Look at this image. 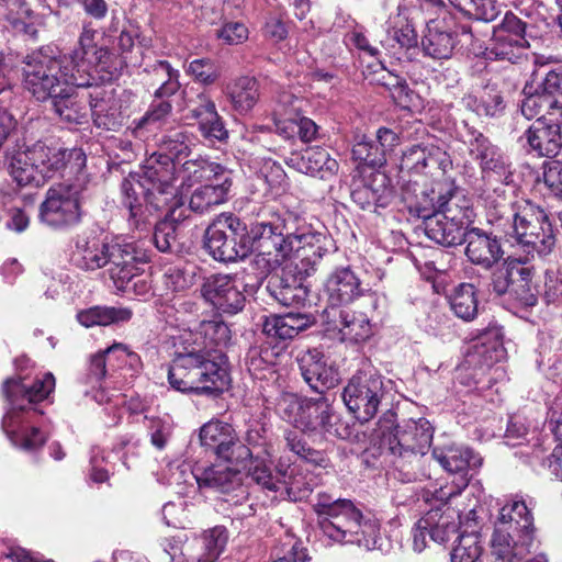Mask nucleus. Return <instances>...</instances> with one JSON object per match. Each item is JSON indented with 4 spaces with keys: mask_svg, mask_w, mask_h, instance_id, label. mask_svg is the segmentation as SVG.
I'll use <instances>...</instances> for the list:
<instances>
[{
    "mask_svg": "<svg viewBox=\"0 0 562 562\" xmlns=\"http://www.w3.org/2000/svg\"><path fill=\"white\" fill-rule=\"evenodd\" d=\"M389 380L375 369H360L342 390L348 411L361 423L372 419L387 394Z\"/></svg>",
    "mask_w": 562,
    "mask_h": 562,
    "instance_id": "12",
    "label": "nucleus"
},
{
    "mask_svg": "<svg viewBox=\"0 0 562 562\" xmlns=\"http://www.w3.org/2000/svg\"><path fill=\"white\" fill-rule=\"evenodd\" d=\"M122 191L124 195L122 204L128 210L127 221L131 229L146 231L150 225L149 217L156 210L144 200L142 190L133 182L123 181Z\"/></svg>",
    "mask_w": 562,
    "mask_h": 562,
    "instance_id": "34",
    "label": "nucleus"
},
{
    "mask_svg": "<svg viewBox=\"0 0 562 562\" xmlns=\"http://www.w3.org/2000/svg\"><path fill=\"white\" fill-rule=\"evenodd\" d=\"M464 241L468 243L465 254L470 261L488 271L492 268V239L490 236L481 228L473 227L467 232Z\"/></svg>",
    "mask_w": 562,
    "mask_h": 562,
    "instance_id": "47",
    "label": "nucleus"
},
{
    "mask_svg": "<svg viewBox=\"0 0 562 562\" xmlns=\"http://www.w3.org/2000/svg\"><path fill=\"white\" fill-rule=\"evenodd\" d=\"M109 241L97 236H78L72 252L74 265L82 271L106 267Z\"/></svg>",
    "mask_w": 562,
    "mask_h": 562,
    "instance_id": "31",
    "label": "nucleus"
},
{
    "mask_svg": "<svg viewBox=\"0 0 562 562\" xmlns=\"http://www.w3.org/2000/svg\"><path fill=\"white\" fill-rule=\"evenodd\" d=\"M180 173L183 183L189 187L200 183L207 184L220 180V176L226 178L233 176L228 168L207 159H190L182 164Z\"/></svg>",
    "mask_w": 562,
    "mask_h": 562,
    "instance_id": "36",
    "label": "nucleus"
},
{
    "mask_svg": "<svg viewBox=\"0 0 562 562\" xmlns=\"http://www.w3.org/2000/svg\"><path fill=\"white\" fill-rule=\"evenodd\" d=\"M525 24L514 13L506 11L499 24L494 26V41H503L505 36L513 41H524Z\"/></svg>",
    "mask_w": 562,
    "mask_h": 562,
    "instance_id": "63",
    "label": "nucleus"
},
{
    "mask_svg": "<svg viewBox=\"0 0 562 562\" xmlns=\"http://www.w3.org/2000/svg\"><path fill=\"white\" fill-rule=\"evenodd\" d=\"M259 97V82L254 77H240L229 88L232 104L240 114L250 112L258 102Z\"/></svg>",
    "mask_w": 562,
    "mask_h": 562,
    "instance_id": "46",
    "label": "nucleus"
},
{
    "mask_svg": "<svg viewBox=\"0 0 562 562\" xmlns=\"http://www.w3.org/2000/svg\"><path fill=\"white\" fill-rule=\"evenodd\" d=\"M245 469H247V476L262 490L271 492L279 490L281 479L272 473L270 464L258 454H252V459L248 461Z\"/></svg>",
    "mask_w": 562,
    "mask_h": 562,
    "instance_id": "51",
    "label": "nucleus"
},
{
    "mask_svg": "<svg viewBox=\"0 0 562 562\" xmlns=\"http://www.w3.org/2000/svg\"><path fill=\"white\" fill-rule=\"evenodd\" d=\"M54 387L52 373H45L32 382L21 376L3 382L2 394L9 407L2 418V429L15 447L35 450L45 443L46 438L32 423L35 415L43 414L38 404L48 397Z\"/></svg>",
    "mask_w": 562,
    "mask_h": 562,
    "instance_id": "2",
    "label": "nucleus"
},
{
    "mask_svg": "<svg viewBox=\"0 0 562 562\" xmlns=\"http://www.w3.org/2000/svg\"><path fill=\"white\" fill-rule=\"evenodd\" d=\"M445 182H438L429 190H420L418 194H411L409 188L404 189V200L409 214L424 221V226L430 216L437 213L439 192H442Z\"/></svg>",
    "mask_w": 562,
    "mask_h": 562,
    "instance_id": "40",
    "label": "nucleus"
},
{
    "mask_svg": "<svg viewBox=\"0 0 562 562\" xmlns=\"http://www.w3.org/2000/svg\"><path fill=\"white\" fill-rule=\"evenodd\" d=\"M168 381L176 391L217 397L231 384L227 357L213 347L184 346L175 353L168 368Z\"/></svg>",
    "mask_w": 562,
    "mask_h": 562,
    "instance_id": "3",
    "label": "nucleus"
},
{
    "mask_svg": "<svg viewBox=\"0 0 562 562\" xmlns=\"http://www.w3.org/2000/svg\"><path fill=\"white\" fill-rule=\"evenodd\" d=\"M303 381L317 394H326L339 383L338 371L328 362V358L317 348L301 351L296 357Z\"/></svg>",
    "mask_w": 562,
    "mask_h": 562,
    "instance_id": "19",
    "label": "nucleus"
},
{
    "mask_svg": "<svg viewBox=\"0 0 562 562\" xmlns=\"http://www.w3.org/2000/svg\"><path fill=\"white\" fill-rule=\"evenodd\" d=\"M494 520V561L515 562L530 553L536 540L532 509L519 496L498 499Z\"/></svg>",
    "mask_w": 562,
    "mask_h": 562,
    "instance_id": "7",
    "label": "nucleus"
},
{
    "mask_svg": "<svg viewBox=\"0 0 562 562\" xmlns=\"http://www.w3.org/2000/svg\"><path fill=\"white\" fill-rule=\"evenodd\" d=\"M235 434V429L229 424L210 422L201 427L199 438L201 446L217 457L222 447L233 440Z\"/></svg>",
    "mask_w": 562,
    "mask_h": 562,
    "instance_id": "48",
    "label": "nucleus"
},
{
    "mask_svg": "<svg viewBox=\"0 0 562 562\" xmlns=\"http://www.w3.org/2000/svg\"><path fill=\"white\" fill-rule=\"evenodd\" d=\"M481 532L472 525L467 524L457 537L458 543L451 551V562H476L483 552Z\"/></svg>",
    "mask_w": 562,
    "mask_h": 562,
    "instance_id": "45",
    "label": "nucleus"
},
{
    "mask_svg": "<svg viewBox=\"0 0 562 562\" xmlns=\"http://www.w3.org/2000/svg\"><path fill=\"white\" fill-rule=\"evenodd\" d=\"M335 326L341 340L352 344L363 342L372 336V327L368 317L362 313L342 310L339 312Z\"/></svg>",
    "mask_w": 562,
    "mask_h": 562,
    "instance_id": "39",
    "label": "nucleus"
},
{
    "mask_svg": "<svg viewBox=\"0 0 562 562\" xmlns=\"http://www.w3.org/2000/svg\"><path fill=\"white\" fill-rule=\"evenodd\" d=\"M326 292L331 305H346L360 297L364 290L361 281L349 268L336 269L326 281Z\"/></svg>",
    "mask_w": 562,
    "mask_h": 562,
    "instance_id": "28",
    "label": "nucleus"
},
{
    "mask_svg": "<svg viewBox=\"0 0 562 562\" xmlns=\"http://www.w3.org/2000/svg\"><path fill=\"white\" fill-rule=\"evenodd\" d=\"M23 87L38 102H47L60 94L70 85L92 87L95 79L89 71L72 68V60L63 55H53L38 49L23 59Z\"/></svg>",
    "mask_w": 562,
    "mask_h": 562,
    "instance_id": "6",
    "label": "nucleus"
},
{
    "mask_svg": "<svg viewBox=\"0 0 562 562\" xmlns=\"http://www.w3.org/2000/svg\"><path fill=\"white\" fill-rule=\"evenodd\" d=\"M434 428L426 418L407 419L396 425L393 432L383 441L392 454V463L402 482H415L428 476L424 457L428 452Z\"/></svg>",
    "mask_w": 562,
    "mask_h": 562,
    "instance_id": "8",
    "label": "nucleus"
},
{
    "mask_svg": "<svg viewBox=\"0 0 562 562\" xmlns=\"http://www.w3.org/2000/svg\"><path fill=\"white\" fill-rule=\"evenodd\" d=\"M437 214L465 226L472 222L474 216L471 201L467 198L463 190L449 182H445L442 192H439Z\"/></svg>",
    "mask_w": 562,
    "mask_h": 562,
    "instance_id": "27",
    "label": "nucleus"
},
{
    "mask_svg": "<svg viewBox=\"0 0 562 562\" xmlns=\"http://www.w3.org/2000/svg\"><path fill=\"white\" fill-rule=\"evenodd\" d=\"M191 117L198 122L202 136L214 142H225L228 138L222 117L218 115L215 103L204 93L198 95V104L190 110Z\"/></svg>",
    "mask_w": 562,
    "mask_h": 562,
    "instance_id": "26",
    "label": "nucleus"
},
{
    "mask_svg": "<svg viewBox=\"0 0 562 562\" xmlns=\"http://www.w3.org/2000/svg\"><path fill=\"white\" fill-rule=\"evenodd\" d=\"M200 292L204 301L220 314L235 315L246 304L241 283L231 274L214 273L205 277Z\"/></svg>",
    "mask_w": 562,
    "mask_h": 562,
    "instance_id": "15",
    "label": "nucleus"
},
{
    "mask_svg": "<svg viewBox=\"0 0 562 562\" xmlns=\"http://www.w3.org/2000/svg\"><path fill=\"white\" fill-rule=\"evenodd\" d=\"M562 122L536 120L520 138L529 153L539 157H554L562 147Z\"/></svg>",
    "mask_w": 562,
    "mask_h": 562,
    "instance_id": "21",
    "label": "nucleus"
},
{
    "mask_svg": "<svg viewBox=\"0 0 562 562\" xmlns=\"http://www.w3.org/2000/svg\"><path fill=\"white\" fill-rule=\"evenodd\" d=\"M494 293L512 310L515 302L532 305L530 271L522 267L529 256L549 255L557 243L550 215L526 200H518L508 156L494 159Z\"/></svg>",
    "mask_w": 562,
    "mask_h": 562,
    "instance_id": "1",
    "label": "nucleus"
},
{
    "mask_svg": "<svg viewBox=\"0 0 562 562\" xmlns=\"http://www.w3.org/2000/svg\"><path fill=\"white\" fill-rule=\"evenodd\" d=\"M95 31L90 29H83L79 36L78 47L75 48L70 54L63 55L64 58H70L72 60V68L81 71H88V65L86 64V57L94 55V49H99L94 43Z\"/></svg>",
    "mask_w": 562,
    "mask_h": 562,
    "instance_id": "54",
    "label": "nucleus"
},
{
    "mask_svg": "<svg viewBox=\"0 0 562 562\" xmlns=\"http://www.w3.org/2000/svg\"><path fill=\"white\" fill-rule=\"evenodd\" d=\"M289 497L294 502L307 498L317 485L316 475L307 469L292 467L281 474Z\"/></svg>",
    "mask_w": 562,
    "mask_h": 562,
    "instance_id": "41",
    "label": "nucleus"
},
{
    "mask_svg": "<svg viewBox=\"0 0 562 562\" xmlns=\"http://www.w3.org/2000/svg\"><path fill=\"white\" fill-rule=\"evenodd\" d=\"M300 168L303 172L322 179L338 171L339 165L329 153L322 147H310L301 157Z\"/></svg>",
    "mask_w": 562,
    "mask_h": 562,
    "instance_id": "43",
    "label": "nucleus"
},
{
    "mask_svg": "<svg viewBox=\"0 0 562 562\" xmlns=\"http://www.w3.org/2000/svg\"><path fill=\"white\" fill-rule=\"evenodd\" d=\"M334 248V240L325 231L319 232L297 226L294 252L299 261L294 269L299 274L310 277L317 270L322 259Z\"/></svg>",
    "mask_w": 562,
    "mask_h": 562,
    "instance_id": "18",
    "label": "nucleus"
},
{
    "mask_svg": "<svg viewBox=\"0 0 562 562\" xmlns=\"http://www.w3.org/2000/svg\"><path fill=\"white\" fill-rule=\"evenodd\" d=\"M450 305L458 317L465 321L472 319L477 312L474 286L463 283L456 288L450 297Z\"/></svg>",
    "mask_w": 562,
    "mask_h": 562,
    "instance_id": "52",
    "label": "nucleus"
},
{
    "mask_svg": "<svg viewBox=\"0 0 562 562\" xmlns=\"http://www.w3.org/2000/svg\"><path fill=\"white\" fill-rule=\"evenodd\" d=\"M351 199L362 210L373 207V211H376L378 206L385 207L389 204L387 195L379 194L375 189L367 184L356 187L351 191Z\"/></svg>",
    "mask_w": 562,
    "mask_h": 562,
    "instance_id": "61",
    "label": "nucleus"
},
{
    "mask_svg": "<svg viewBox=\"0 0 562 562\" xmlns=\"http://www.w3.org/2000/svg\"><path fill=\"white\" fill-rule=\"evenodd\" d=\"M192 145L191 135L183 127H178L167 131L160 137L157 153L170 156L176 162V160L187 158L191 154Z\"/></svg>",
    "mask_w": 562,
    "mask_h": 562,
    "instance_id": "49",
    "label": "nucleus"
},
{
    "mask_svg": "<svg viewBox=\"0 0 562 562\" xmlns=\"http://www.w3.org/2000/svg\"><path fill=\"white\" fill-rule=\"evenodd\" d=\"M233 186V176L207 184H201L193 190L189 200L190 211L203 215L211 212L215 206L225 203Z\"/></svg>",
    "mask_w": 562,
    "mask_h": 562,
    "instance_id": "30",
    "label": "nucleus"
},
{
    "mask_svg": "<svg viewBox=\"0 0 562 562\" xmlns=\"http://www.w3.org/2000/svg\"><path fill=\"white\" fill-rule=\"evenodd\" d=\"M352 158L370 167H380L385 162L384 155L381 154L376 140L363 137L352 147Z\"/></svg>",
    "mask_w": 562,
    "mask_h": 562,
    "instance_id": "57",
    "label": "nucleus"
},
{
    "mask_svg": "<svg viewBox=\"0 0 562 562\" xmlns=\"http://www.w3.org/2000/svg\"><path fill=\"white\" fill-rule=\"evenodd\" d=\"M193 476L200 490L221 494H229L240 490L245 493L240 470L226 464L196 467L193 470Z\"/></svg>",
    "mask_w": 562,
    "mask_h": 562,
    "instance_id": "22",
    "label": "nucleus"
},
{
    "mask_svg": "<svg viewBox=\"0 0 562 562\" xmlns=\"http://www.w3.org/2000/svg\"><path fill=\"white\" fill-rule=\"evenodd\" d=\"M276 411L283 420L303 432L328 431L333 416L331 402L326 394L313 398L289 392L282 393Z\"/></svg>",
    "mask_w": 562,
    "mask_h": 562,
    "instance_id": "13",
    "label": "nucleus"
},
{
    "mask_svg": "<svg viewBox=\"0 0 562 562\" xmlns=\"http://www.w3.org/2000/svg\"><path fill=\"white\" fill-rule=\"evenodd\" d=\"M542 170V182L547 194L562 201V161H547L543 164Z\"/></svg>",
    "mask_w": 562,
    "mask_h": 562,
    "instance_id": "58",
    "label": "nucleus"
},
{
    "mask_svg": "<svg viewBox=\"0 0 562 562\" xmlns=\"http://www.w3.org/2000/svg\"><path fill=\"white\" fill-rule=\"evenodd\" d=\"M147 75V86L154 89L155 98H170L175 95L181 85L179 82V70L172 68L167 60H156L144 68Z\"/></svg>",
    "mask_w": 562,
    "mask_h": 562,
    "instance_id": "33",
    "label": "nucleus"
},
{
    "mask_svg": "<svg viewBox=\"0 0 562 562\" xmlns=\"http://www.w3.org/2000/svg\"><path fill=\"white\" fill-rule=\"evenodd\" d=\"M442 507L431 508L426 515H434V525L431 526V540L438 543L449 541L460 528V516L450 507H446V502H441Z\"/></svg>",
    "mask_w": 562,
    "mask_h": 562,
    "instance_id": "44",
    "label": "nucleus"
},
{
    "mask_svg": "<svg viewBox=\"0 0 562 562\" xmlns=\"http://www.w3.org/2000/svg\"><path fill=\"white\" fill-rule=\"evenodd\" d=\"M79 188L58 183L49 188L40 206V220L54 229H66L80 222Z\"/></svg>",
    "mask_w": 562,
    "mask_h": 562,
    "instance_id": "14",
    "label": "nucleus"
},
{
    "mask_svg": "<svg viewBox=\"0 0 562 562\" xmlns=\"http://www.w3.org/2000/svg\"><path fill=\"white\" fill-rule=\"evenodd\" d=\"M491 153L488 139L482 135L476 137L472 144L471 155L479 162L482 171V179L474 186L475 191L479 192L481 198L488 193L487 182L491 176Z\"/></svg>",
    "mask_w": 562,
    "mask_h": 562,
    "instance_id": "53",
    "label": "nucleus"
},
{
    "mask_svg": "<svg viewBox=\"0 0 562 562\" xmlns=\"http://www.w3.org/2000/svg\"><path fill=\"white\" fill-rule=\"evenodd\" d=\"M251 448L244 443L237 436L231 440L225 447H222L218 459L239 468H246L248 461L252 459Z\"/></svg>",
    "mask_w": 562,
    "mask_h": 562,
    "instance_id": "55",
    "label": "nucleus"
},
{
    "mask_svg": "<svg viewBox=\"0 0 562 562\" xmlns=\"http://www.w3.org/2000/svg\"><path fill=\"white\" fill-rule=\"evenodd\" d=\"M204 249L216 261L233 262L251 254L248 227L233 213H222L204 233Z\"/></svg>",
    "mask_w": 562,
    "mask_h": 562,
    "instance_id": "11",
    "label": "nucleus"
},
{
    "mask_svg": "<svg viewBox=\"0 0 562 562\" xmlns=\"http://www.w3.org/2000/svg\"><path fill=\"white\" fill-rule=\"evenodd\" d=\"M77 85H70L65 91L50 100L52 109L61 121L71 124H83L87 122L90 105L88 106L85 101L78 98L76 89ZM92 89V87H89Z\"/></svg>",
    "mask_w": 562,
    "mask_h": 562,
    "instance_id": "35",
    "label": "nucleus"
},
{
    "mask_svg": "<svg viewBox=\"0 0 562 562\" xmlns=\"http://www.w3.org/2000/svg\"><path fill=\"white\" fill-rule=\"evenodd\" d=\"M166 209L164 220L155 225L153 239L159 251L173 254L180 250L178 231L180 223L186 218L184 209L182 202L171 203Z\"/></svg>",
    "mask_w": 562,
    "mask_h": 562,
    "instance_id": "32",
    "label": "nucleus"
},
{
    "mask_svg": "<svg viewBox=\"0 0 562 562\" xmlns=\"http://www.w3.org/2000/svg\"><path fill=\"white\" fill-rule=\"evenodd\" d=\"M420 44L426 56L434 59H448L458 44V33L446 18L434 19L427 23Z\"/></svg>",
    "mask_w": 562,
    "mask_h": 562,
    "instance_id": "24",
    "label": "nucleus"
},
{
    "mask_svg": "<svg viewBox=\"0 0 562 562\" xmlns=\"http://www.w3.org/2000/svg\"><path fill=\"white\" fill-rule=\"evenodd\" d=\"M426 166V144L414 145L403 153L400 164L402 172L424 175Z\"/></svg>",
    "mask_w": 562,
    "mask_h": 562,
    "instance_id": "62",
    "label": "nucleus"
},
{
    "mask_svg": "<svg viewBox=\"0 0 562 562\" xmlns=\"http://www.w3.org/2000/svg\"><path fill=\"white\" fill-rule=\"evenodd\" d=\"M322 533L338 543H357L374 549L380 538V521L371 513L366 514L347 498L319 492L312 504Z\"/></svg>",
    "mask_w": 562,
    "mask_h": 562,
    "instance_id": "4",
    "label": "nucleus"
},
{
    "mask_svg": "<svg viewBox=\"0 0 562 562\" xmlns=\"http://www.w3.org/2000/svg\"><path fill=\"white\" fill-rule=\"evenodd\" d=\"M285 442L286 448L307 462L321 464L324 461L323 453L310 447L302 435L296 431H288L285 434Z\"/></svg>",
    "mask_w": 562,
    "mask_h": 562,
    "instance_id": "59",
    "label": "nucleus"
},
{
    "mask_svg": "<svg viewBox=\"0 0 562 562\" xmlns=\"http://www.w3.org/2000/svg\"><path fill=\"white\" fill-rule=\"evenodd\" d=\"M116 350H125V345L123 344H114L111 347L101 350L90 357L88 369H87V379L91 384H98L106 374V361L108 359L116 352Z\"/></svg>",
    "mask_w": 562,
    "mask_h": 562,
    "instance_id": "56",
    "label": "nucleus"
},
{
    "mask_svg": "<svg viewBox=\"0 0 562 562\" xmlns=\"http://www.w3.org/2000/svg\"><path fill=\"white\" fill-rule=\"evenodd\" d=\"M303 277L296 270L293 273L291 270L282 269L269 277L266 289L281 305L299 306L308 297V290L302 283Z\"/></svg>",
    "mask_w": 562,
    "mask_h": 562,
    "instance_id": "23",
    "label": "nucleus"
},
{
    "mask_svg": "<svg viewBox=\"0 0 562 562\" xmlns=\"http://www.w3.org/2000/svg\"><path fill=\"white\" fill-rule=\"evenodd\" d=\"M86 168V155L80 148H61L36 142L25 150L16 151L9 161L8 171L19 187L40 188L59 173L72 177Z\"/></svg>",
    "mask_w": 562,
    "mask_h": 562,
    "instance_id": "5",
    "label": "nucleus"
},
{
    "mask_svg": "<svg viewBox=\"0 0 562 562\" xmlns=\"http://www.w3.org/2000/svg\"><path fill=\"white\" fill-rule=\"evenodd\" d=\"M381 44L394 56L405 53L408 58H412L413 54L418 50V35L412 21L397 15L392 21Z\"/></svg>",
    "mask_w": 562,
    "mask_h": 562,
    "instance_id": "29",
    "label": "nucleus"
},
{
    "mask_svg": "<svg viewBox=\"0 0 562 562\" xmlns=\"http://www.w3.org/2000/svg\"><path fill=\"white\" fill-rule=\"evenodd\" d=\"M297 220L291 212L271 211L248 229L251 252L257 251L269 271L278 269L294 254Z\"/></svg>",
    "mask_w": 562,
    "mask_h": 562,
    "instance_id": "9",
    "label": "nucleus"
},
{
    "mask_svg": "<svg viewBox=\"0 0 562 562\" xmlns=\"http://www.w3.org/2000/svg\"><path fill=\"white\" fill-rule=\"evenodd\" d=\"M176 180V162L170 156L155 151L145 159L140 172L124 181H131L142 190L144 200L155 210H164L171 203L181 202Z\"/></svg>",
    "mask_w": 562,
    "mask_h": 562,
    "instance_id": "10",
    "label": "nucleus"
},
{
    "mask_svg": "<svg viewBox=\"0 0 562 562\" xmlns=\"http://www.w3.org/2000/svg\"><path fill=\"white\" fill-rule=\"evenodd\" d=\"M432 456L440 468L453 476L454 486L450 491L440 488L436 492V497L440 502H447L452 496L460 494L468 486L470 470L482 464V458L465 447H450L442 452L434 450Z\"/></svg>",
    "mask_w": 562,
    "mask_h": 562,
    "instance_id": "16",
    "label": "nucleus"
},
{
    "mask_svg": "<svg viewBox=\"0 0 562 562\" xmlns=\"http://www.w3.org/2000/svg\"><path fill=\"white\" fill-rule=\"evenodd\" d=\"M172 111V104L169 98H155L151 101L148 111L138 121H134V132L137 133L139 130L151 123H159L170 115Z\"/></svg>",
    "mask_w": 562,
    "mask_h": 562,
    "instance_id": "60",
    "label": "nucleus"
},
{
    "mask_svg": "<svg viewBox=\"0 0 562 562\" xmlns=\"http://www.w3.org/2000/svg\"><path fill=\"white\" fill-rule=\"evenodd\" d=\"M549 97L543 95L540 90L532 93L524 99L520 105L521 114L527 119L531 120H544L549 122H562V117L553 115V109H555L557 101L548 99Z\"/></svg>",
    "mask_w": 562,
    "mask_h": 562,
    "instance_id": "50",
    "label": "nucleus"
},
{
    "mask_svg": "<svg viewBox=\"0 0 562 562\" xmlns=\"http://www.w3.org/2000/svg\"><path fill=\"white\" fill-rule=\"evenodd\" d=\"M467 228L468 226L443 218L437 213L430 216L424 226L427 237L445 247L461 245L464 241Z\"/></svg>",
    "mask_w": 562,
    "mask_h": 562,
    "instance_id": "37",
    "label": "nucleus"
},
{
    "mask_svg": "<svg viewBox=\"0 0 562 562\" xmlns=\"http://www.w3.org/2000/svg\"><path fill=\"white\" fill-rule=\"evenodd\" d=\"M316 323L312 314L286 313L270 315L262 324V333L273 339L291 340Z\"/></svg>",
    "mask_w": 562,
    "mask_h": 562,
    "instance_id": "25",
    "label": "nucleus"
},
{
    "mask_svg": "<svg viewBox=\"0 0 562 562\" xmlns=\"http://www.w3.org/2000/svg\"><path fill=\"white\" fill-rule=\"evenodd\" d=\"M148 422L147 430L151 445L158 450H164L172 436V424L158 417H153Z\"/></svg>",
    "mask_w": 562,
    "mask_h": 562,
    "instance_id": "64",
    "label": "nucleus"
},
{
    "mask_svg": "<svg viewBox=\"0 0 562 562\" xmlns=\"http://www.w3.org/2000/svg\"><path fill=\"white\" fill-rule=\"evenodd\" d=\"M90 64H94L99 77L92 76L98 80V85L105 81H112L117 78L123 69L127 66V56L119 55L113 49L105 46H100L94 49V55L89 58Z\"/></svg>",
    "mask_w": 562,
    "mask_h": 562,
    "instance_id": "42",
    "label": "nucleus"
},
{
    "mask_svg": "<svg viewBox=\"0 0 562 562\" xmlns=\"http://www.w3.org/2000/svg\"><path fill=\"white\" fill-rule=\"evenodd\" d=\"M90 112L97 127L105 131H117L124 123L122 101L114 95V90H106L98 85L92 86L88 94Z\"/></svg>",
    "mask_w": 562,
    "mask_h": 562,
    "instance_id": "20",
    "label": "nucleus"
},
{
    "mask_svg": "<svg viewBox=\"0 0 562 562\" xmlns=\"http://www.w3.org/2000/svg\"><path fill=\"white\" fill-rule=\"evenodd\" d=\"M132 316L133 312L128 307L94 305L79 311L76 318L80 325L90 328L94 326H110L126 323Z\"/></svg>",
    "mask_w": 562,
    "mask_h": 562,
    "instance_id": "38",
    "label": "nucleus"
},
{
    "mask_svg": "<svg viewBox=\"0 0 562 562\" xmlns=\"http://www.w3.org/2000/svg\"><path fill=\"white\" fill-rule=\"evenodd\" d=\"M148 260L146 250L135 243H125L119 239L109 241L108 272L119 290L125 289L128 282L139 273V265L146 263Z\"/></svg>",
    "mask_w": 562,
    "mask_h": 562,
    "instance_id": "17",
    "label": "nucleus"
}]
</instances>
